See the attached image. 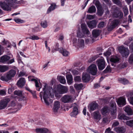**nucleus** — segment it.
<instances>
[{
  "label": "nucleus",
  "instance_id": "obj_60",
  "mask_svg": "<svg viewBox=\"0 0 133 133\" xmlns=\"http://www.w3.org/2000/svg\"><path fill=\"white\" fill-rule=\"evenodd\" d=\"M0 79L3 81H8L9 80H8L6 76L5 77L3 76H2L0 78Z\"/></svg>",
  "mask_w": 133,
  "mask_h": 133
},
{
  "label": "nucleus",
  "instance_id": "obj_41",
  "mask_svg": "<svg viewBox=\"0 0 133 133\" xmlns=\"http://www.w3.org/2000/svg\"><path fill=\"white\" fill-rule=\"evenodd\" d=\"M14 94L15 95H16L20 97H22V92L19 90L15 91Z\"/></svg>",
  "mask_w": 133,
  "mask_h": 133
},
{
  "label": "nucleus",
  "instance_id": "obj_58",
  "mask_svg": "<svg viewBox=\"0 0 133 133\" xmlns=\"http://www.w3.org/2000/svg\"><path fill=\"white\" fill-rule=\"evenodd\" d=\"M71 72L73 75H77L79 74V72L75 70H73L71 71Z\"/></svg>",
  "mask_w": 133,
  "mask_h": 133
},
{
  "label": "nucleus",
  "instance_id": "obj_22",
  "mask_svg": "<svg viewBox=\"0 0 133 133\" xmlns=\"http://www.w3.org/2000/svg\"><path fill=\"white\" fill-rule=\"evenodd\" d=\"M60 103L58 101L55 102L53 108V111L55 112H57L60 108Z\"/></svg>",
  "mask_w": 133,
  "mask_h": 133
},
{
  "label": "nucleus",
  "instance_id": "obj_40",
  "mask_svg": "<svg viewBox=\"0 0 133 133\" xmlns=\"http://www.w3.org/2000/svg\"><path fill=\"white\" fill-rule=\"evenodd\" d=\"M31 81H35V83L36 87L38 88H38L37 89V90L38 91H39L40 89L41 88H39V85L38 83V82L37 80L33 78L31 79Z\"/></svg>",
  "mask_w": 133,
  "mask_h": 133
},
{
  "label": "nucleus",
  "instance_id": "obj_32",
  "mask_svg": "<svg viewBox=\"0 0 133 133\" xmlns=\"http://www.w3.org/2000/svg\"><path fill=\"white\" fill-rule=\"evenodd\" d=\"M96 11V8L94 6H92L90 7L88 9L87 12L89 13H95Z\"/></svg>",
  "mask_w": 133,
  "mask_h": 133
},
{
  "label": "nucleus",
  "instance_id": "obj_19",
  "mask_svg": "<svg viewBox=\"0 0 133 133\" xmlns=\"http://www.w3.org/2000/svg\"><path fill=\"white\" fill-rule=\"evenodd\" d=\"M25 79L23 78H21L18 81L17 84L18 87L22 88L25 85Z\"/></svg>",
  "mask_w": 133,
  "mask_h": 133
},
{
  "label": "nucleus",
  "instance_id": "obj_23",
  "mask_svg": "<svg viewBox=\"0 0 133 133\" xmlns=\"http://www.w3.org/2000/svg\"><path fill=\"white\" fill-rule=\"evenodd\" d=\"M10 57L7 55H4L2 56L1 58L0 62L4 63H6L10 59Z\"/></svg>",
  "mask_w": 133,
  "mask_h": 133
},
{
  "label": "nucleus",
  "instance_id": "obj_15",
  "mask_svg": "<svg viewBox=\"0 0 133 133\" xmlns=\"http://www.w3.org/2000/svg\"><path fill=\"white\" fill-rule=\"evenodd\" d=\"M72 97L70 96L65 95L62 98V102L64 103H68L71 101Z\"/></svg>",
  "mask_w": 133,
  "mask_h": 133
},
{
  "label": "nucleus",
  "instance_id": "obj_61",
  "mask_svg": "<svg viewBox=\"0 0 133 133\" xmlns=\"http://www.w3.org/2000/svg\"><path fill=\"white\" fill-rule=\"evenodd\" d=\"M128 99L130 103L133 105V97H130Z\"/></svg>",
  "mask_w": 133,
  "mask_h": 133
},
{
  "label": "nucleus",
  "instance_id": "obj_34",
  "mask_svg": "<svg viewBox=\"0 0 133 133\" xmlns=\"http://www.w3.org/2000/svg\"><path fill=\"white\" fill-rule=\"evenodd\" d=\"M58 80L62 84H64L66 83V80L65 78L62 76H59L57 77Z\"/></svg>",
  "mask_w": 133,
  "mask_h": 133
},
{
  "label": "nucleus",
  "instance_id": "obj_47",
  "mask_svg": "<svg viewBox=\"0 0 133 133\" xmlns=\"http://www.w3.org/2000/svg\"><path fill=\"white\" fill-rule=\"evenodd\" d=\"M129 63L131 64H133V54H131L130 56L129 59Z\"/></svg>",
  "mask_w": 133,
  "mask_h": 133
},
{
  "label": "nucleus",
  "instance_id": "obj_49",
  "mask_svg": "<svg viewBox=\"0 0 133 133\" xmlns=\"http://www.w3.org/2000/svg\"><path fill=\"white\" fill-rule=\"evenodd\" d=\"M10 4H11V7L14 5V3H18L17 0H7Z\"/></svg>",
  "mask_w": 133,
  "mask_h": 133
},
{
  "label": "nucleus",
  "instance_id": "obj_7",
  "mask_svg": "<svg viewBox=\"0 0 133 133\" xmlns=\"http://www.w3.org/2000/svg\"><path fill=\"white\" fill-rule=\"evenodd\" d=\"M112 16L116 18L121 19L123 16V14L122 12L118 10L117 8H116L114 11L112 13Z\"/></svg>",
  "mask_w": 133,
  "mask_h": 133
},
{
  "label": "nucleus",
  "instance_id": "obj_56",
  "mask_svg": "<svg viewBox=\"0 0 133 133\" xmlns=\"http://www.w3.org/2000/svg\"><path fill=\"white\" fill-rule=\"evenodd\" d=\"M123 11L124 12L125 15H127L128 14V10L127 8V7H124L123 8Z\"/></svg>",
  "mask_w": 133,
  "mask_h": 133
},
{
  "label": "nucleus",
  "instance_id": "obj_3",
  "mask_svg": "<svg viewBox=\"0 0 133 133\" xmlns=\"http://www.w3.org/2000/svg\"><path fill=\"white\" fill-rule=\"evenodd\" d=\"M110 107L112 110L111 109L110 111L111 117L110 118L111 119H115L116 117L117 109L116 107V103L112 101L110 103Z\"/></svg>",
  "mask_w": 133,
  "mask_h": 133
},
{
  "label": "nucleus",
  "instance_id": "obj_52",
  "mask_svg": "<svg viewBox=\"0 0 133 133\" xmlns=\"http://www.w3.org/2000/svg\"><path fill=\"white\" fill-rule=\"evenodd\" d=\"M74 79L76 82H79L81 80V77L79 76H76L74 77Z\"/></svg>",
  "mask_w": 133,
  "mask_h": 133
},
{
  "label": "nucleus",
  "instance_id": "obj_50",
  "mask_svg": "<svg viewBox=\"0 0 133 133\" xmlns=\"http://www.w3.org/2000/svg\"><path fill=\"white\" fill-rule=\"evenodd\" d=\"M111 70L110 66L108 65L105 70L103 72L105 73H106L108 72H111Z\"/></svg>",
  "mask_w": 133,
  "mask_h": 133
},
{
  "label": "nucleus",
  "instance_id": "obj_26",
  "mask_svg": "<svg viewBox=\"0 0 133 133\" xmlns=\"http://www.w3.org/2000/svg\"><path fill=\"white\" fill-rule=\"evenodd\" d=\"M48 129L45 128H37L35 129L36 132L37 133H46Z\"/></svg>",
  "mask_w": 133,
  "mask_h": 133
},
{
  "label": "nucleus",
  "instance_id": "obj_21",
  "mask_svg": "<svg viewBox=\"0 0 133 133\" xmlns=\"http://www.w3.org/2000/svg\"><path fill=\"white\" fill-rule=\"evenodd\" d=\"M82 79L84 82H87L89 81L90 79V76L88 74L83 73L82 75Z\"/></svg>",
  "mask_w": 133,
  "mask_h": 133
},
{
  "label": "nucleus",
  "instance_id": "obj_64",
  "mask_svg": "<svg viewBox=\"0 0 133 133\" xmlns=\"http://www.w3.org/2000/svg\"><path fill=\"white\" fill-rule=\"evenodd\" d=\"M113 2L115 4L117 5H119L120 4V2L119 0H112Z\"/></svg>",
  "mask_w": 133,
  "mask_h": 133
},
{
  "label": "nucleus",
  "instance_id": "obj_63",
  "mask_svg": "<svg viewBox=\"0 0 133 133\" xmlns=\"http://www.w3.org/2000/svg\"><path fill=\"white\" fill-rule=\"evenodd\" d=\"M108 121V118L106 117H105L103 118L102 122L103 123H107Z\"/></svg>",
  "mask_w": 133,
  "mask_h": 133
},
{
  "label": "nucleus",
  "instance_id": "obj_17",
  "mask_svg": "<svg viewBox=\"0 0 133 133\" xmlns=\"http://www.w3.org/2000/svg\"><path fill=\"white\" fill-rule=\"evenodd\" d=\"M82 30L84 34L89 35L90 34V32L87 28L86 25L85 23H82L81 25Z\"/></svg>",
  "mask_w": 133,
  "mask_h": 133
},
{
  "label": "nucleus",
  "instance_id": "obj_35",
  "mask_svg": "<svg viewBox=\"0 0 133 133\" xmlns=\"http://www.w3.org/2000/svg\"><path fill=\"white\" fill-rule=\"evenodd\" d=\"M119 21L118 19H115L113 20L111 23V24L115 28L119 24Z\"/></svg>",
  "mask_w": 133,
  "mask_h": 133
},
{
  "label": "nucleus",
  "instance_id": "obj_29",
  "mask_svg": "<svg viewBox=\"0 0 133 133\" xmlns=\"http://www.w3.org/2000/svg\"><path fill=\"white\" fill-rule=\"evenodd\" d=\"M118 81L120 83L124 85L127 84L129 83L128 81L124 78H119Z\"/></svg>",
  "mask_w": 133,
  "mask_h": 133
},
{
  "label": "nucleus",
  "instance_id": "obj_9",
  "mask_svg": "<svg viewBox=\"0 0 133 133\" xmlns=\"http://www.w3.org/2000/svg\"><path fill=\"white\" fill-rule=\"evenodd\" d=\"M118 50L123 56H128L129 54V51L127 48L121 46L119 47Z\"/></svg>",
  "mask_w": 133,
  "mask_h": 133
},
{
  "label": "nucleus",
  "instance_id": "obj_48",
  "mask_svg": "<svg viewBox=\"0 0 133 133\" xmlns=\"http://www.w3.org/2000/svg\"><path fill=\"white\" fill-rule=\"evenodd\" d=\"M105 22H101L99 23L98 25V27L101 28L104 26Z\"/></svg>",
  "mask_w": 133,
  "mask_h": 133
},
{
  "label": "nucleus",
  "instance_id": "obj_20",
  "mask_svg": "<svg viewBox=\"0 0 133 133\" xmlns=\"http://www.w3.org/2000/svg\"><path fill=\"white\" fill-rule=\"evenodd\" d=\"M124 110L125 112L127 114L130 115H132L133 114V111L130 106L128 105L124 108Z\"/></svg>",
  "mask_w": 133,
  "mask_h": 133
},
{
  "label": "nucleus",
  "instance_id": "obj_42",
  "mask_svg": "<svg viewBox=\"0 0 133 133\" xmlns=\"http://www.w3.org/2000/svg\"><path fill=\"white\" fill-rule=\"evenodd\" d=\"M99 55H97L90 58L88 60V62L90 63H91L93 61L95 60L97 58L99 57Z\"/></svg>",
  "mask_w": 133,
  "mask_h": 133
},
{
  "label": "nucleus",
  "instance_id": "obj_37",
  "mask_svg": "<svg viewBox=\"0 0 133 133\" xmlns=\"http://www.w3.org/2000/svg\"><path fill=\"white\" fill-rule=\"evenodd\" d=\"M74 87L77 90H79L82 88L83 87V85L81 83L79 84H75L74 85Z\"/></svg>",
  "mask_w": 133,
  "mask_h": 133
},
{
  "label": "nucleus",
  "instance_id": "obj_36",
  "mask_svg": "<svg viewBox=\"0 0 133 133\" xmlns=\"http://www.w3.org/2000/svg\"><path fill=\"white\" fill-rule=\"evenodd\" d=\"M55 4L54 3L52 4L48 9L47 11V13H50L51 11L55 9Z\"/></svg>",
  "mask_w": 133,
  "mask_h": 133
},
{
  "label": "nucleus",
  "instance_id": "obj_30",
  "mask_svg": "<svg viewBox=\"0 0 133 133\" xmlns=\"http://www.w3.org/2000/svg\"><path fill=\"white\" fill-rule=\"evenodd\" d=\"M118 118L119 119L121 120H127L128 119V117L125 115L124 114H120L118 115Z\"/></svg>",
  "mask_w": 133,
  "mask_h": 133
},
{
  "label": "nucleus",
  "instance_id": "obj_16",
  "mask_svg": "<svg viewBox=\"0 0 133 133\" xmlns=\"http://www.w3.org/2000/svg\"><path fill=\"white\" fill-rule=\"evenodd\" d=\"M119 61V59L118 57L115 56L112 57L110 59V61L112 62L111 65L113 66H115V63H118Z\"/></svg>",
  "mask_w": 133,
  "mask_h": 133
},
{
  "label": "nucleus",
  "instance_id": "obj_54",
  "mask_svg": "<svg viewBox=\"0 0 133 133\" xmlns=\"http://www.w3.org/2000/svg\"><path fill=\"white\" fill-rule=\"evenodd\" d=\"M14 21L17 23H22L23 22V21L19 18H16L14 19Z\"/></svg>",
  "mask_w": 133,
  "mask_h": 133
},
{
  "label": "nucleus",
  "instance_id": "obj_44",
  "mask_svg": "<svg viewBox=\"0 0 133 133\" xmlns=\"http://www.w3.org/2000/svg\"><path fill=\"white\" fill-rule=\"evenodd\" d=\"M28 38L33 40H38L39 39V38L37 36L34 35L31 36Z\"/></svg>",
  "mask_w": 133,
  "mask_h": 133
},
{
  "label": "nucleus",
  "instance_id": "obj_43",
  "mask_svg": "<svg viewBox=\"0 0 133 133\" xmlns=\"http://www.w3.org/2000/svg\"><path fill=\"white\" fill-rule=\"evenodd\" d=\"M126 124L128 126L133 127V119L127 121L126 122Z\"/></svg>",
  "mask_w": 133,
  "mask_h": 133
},
{
  "label": "nucleus",
  "instance_id": "obj_5",
  "mask_svg": "<svg viewBox=\"0 0 133 133\" xmlns=\"http://www.w3.org/2000/svg\"><path fill=\"white\" fill-rule=\"evenodd\" d=\"M11 4H10L8 1L7 3L5 2H0V6L1 8L4 10L7 11L11 10Z\"/></svg>",
  "mask_w": 133,
  "mask_h": 133
},
{
  "label": "nucleus",
  "instance_id": "obj_8",
  "mask_svg": "<svg viewBox=\"0 0 133 133\" xmlns=\"http://www.w3.org/2000/svg\"><path fill=\"white\" fill-rule=\"evenodd\" d=\"M87 71L93 75H96L97 72L96 65L94 64L91 65L89 67Z\"/></svg>",
  "mask_w": 133,
  "mask_h": 133
},
{
  "label": "nucleus",
  "instance_id": "obj_4",
  "mask_svg": "<svg viewBox=\"0 0 133 133\" xmlns=\"http://www.w3.org/2000/svg\"><path fill=\"white\" fill-rule=\"evenodd\" d=\"M68 91L67 88L60 84L58 85L55 90V92L60 94H63L66 93Z\"/></svg>",
  "mask_w": 133,
  "mask_h": 133
},
{
  "label": "nucleus",
  "instance_id": "obj_51",
  "mask_svg": "<svg viewBox=\"0 0 133 133\" xmlns=\"http://www.w3.org/2000/svg\"><path fill=\"white\" fill-rule=\"evenodd\" d=\"M77 37L79 38H82L84 36V34L81 33L79 30L77 32Z\"/></svg>",
  "mask_w": 133,
  "mask_h": 133
},
{
  "label": "nucleus",
  "instance_id": "obj_46",
  "mask_svg": "<svg viewBox=\"0 0 133 133\" xmlns=\"http://www.w3.org/2000/svg\"><path fill=\"white\" fill-rule=\"evenodd\" d=\"M103 13L102 9L101 8H98L97 15L99 16H101Z\"/></svg>",
  "mask_w": 133,
  "mask_h": 133
},
{
  "label": "nucleus",
  "instance_id": "obj_14",
  "mask_svg": "<svg viewBox=\"0 0 133 133\" xmlns=\"http://www.w3.org/2000/svg\"><path fill=\"white\" fill-rule=\"evenodd\" d=\"M111 109L112 110L111 107H104L101 110V112L102 114L104 115H106L107 114H109L110 112Z\"/></svg>",
  "mask_w": 133,
  "mask_h": 133
},
{
  "label": "nucleus",
  "instance_id": "obj_2",
  "mask_svg": "<svg viewBox=\"0 0 133 133\" xmlns=\"http://www.w3.org/2000/svg\"><path fill=\"white\" fill-rule=\"evenodd\" d=\"M71 107L72 108V111L70 114V115L72 117H76V116L79 113L78 105L76 103L71 104Z\"/></svg>",
  "mask_w": 133,
  "mask_h": 133
},
{
  "label": "nucleus",
  "instance_id": "obj_24",
  "mask_svg": "<svg viewBox=\"0 0 133 133\" xmlns=\"http://www.w3.org/2000/svg\"><path fill=\"white\" fill-rule=\"evenodd\" d=\"M94 118L95 119L100 120L101 119V115L98 111H95L93 113Z\"/></svg>",
  "mask_w": 133,
  "mask_h": 133
},
{
  "label": "nucleus",
  "instance_id": "obj_55",
  "mask_svg": "<svg viewBox=\"0 0 133 133\" xmlns=\"http://www.w3.org/2000/svg\"><path fill=\"white\" fill-rule=\"evenodd\" d=\"M119 124V123L117 121H115L113 122L112 125V127L113 128L114 127H115L116 126H118Z\"/></svg>",
  "mask_w": 133,
  "mask_h": 133
},
{
  "label": "nucleus",
  "instance_id": "obj_18",
  "mask_svg": "<svg viewBox=\"0 0 133 133\" xmlns=\"http://www.w3.org/2000/svg\"><path fill=\"white\" fill-rule=\"evenodd\" d=\"M87 23L89 28L91 29H93L96 27L97 24V22L96 20H94L88 22Z\"/></svg>",
  "mask_w": 133,
  "mask_h": 133
},
{
  "label": "nucleus",
  "instance_id": "obj_1",
  "mask_svg": "<svg viewBox=\"0 0 133 133\" xmlns=\"http://www.w3.org/2000/svg\"><path fill=\"white\" fill-rule=\"evenodd\" d=\"M47 84H45L44 86V88H43V92H41L40 93V96L42 100L43 97L44 102L46 105L49 106L50 104L49 102H52V101L50 98L51 97L53 98L54 97L53 94L52 93L53 92V90L51 87H49L48 89H46V87Z\"/></svg>",
  "mask_w": 133,
  "mask_h": 133
},
{
  "label": "nucleus",
  "instance_id": "obj_53",
  "mask_svg": "<svg viewBox=\"0 0 133 133\" xmlns=\"http://www.w3.org/2000/svg\"><path fill=\"white\" fill-rule=\"evenodd\" d=\"M95 16V15H87V18L89 19H94Z\"/></svg>",
  "mask_w": 133,
  "mask_h": 133
},
{
  "label": "nucleus",
  "instance_id": "obj_39",
  "mask_svg": "<svg viewBox=\"0 0 133 133\" xmlns=\"http://www.w3.org/2000/svg\"><path fill=\"white\" fill-rule=\"evenodd\" d=\"M41 24L42 26L44 28H45L48 26L47 21L46 20L42 21Z\"/></svg>",
  "mask_w": 133,
  "mask_h": 133
},
{
  "label": "nucleus",
  "instance_id": "obj_12",
  "mask_svg": "<svg viewBox=\"0 0 133 133\" xmlns=\"http://www.w3.org/2000/svg\"><path fill=\"white\" fill-rule=\"evenodd\" d=\"M16 74V71L14 70H11L9 71L6 75V77L8 80L11 79L12 77H13Z\"/></svg>",
  "mask_w": 133,
  "mask_h": 133
},
{
  "label": "nucleus",
  "instance_id": "obj_31",
  "mask_svg": "<svg viewBox=\"0 0 133 133\" xmlns=\"http://www.w3.org/2000/svg\"><path fill=\"white\" fill-rule=\"evenodd\" d=\"M9 69L8 66L6 65H0V72H4Z\"/></svg>",
  "mask_w": 133,
  "mask_h": 133
},
{
  "label": "nucleus",
  "instance_id": "obj_33",
  "mask_svg": "<svg viewBox=\"0 0 133 133\" xmlns=\"http://www.w3.org/2000/svg\"><path fill=\"white\" fill-rule=\"evenodd\" d=\"M100 32V31L96 29L93 30L92 32L93 37H97L99 35Z\"/></svg>",
  "mask_w": 133,
  "mask_h": 133
},
{
  "label": "nucleus",
  "instance_id": "obj_57",
  "mask_svg": "<svg viewBox=\"0 0 133 133\" xmlns=\"http://www.w3.org/2000/svg\"><path fill=\"white\" fill-rule=\"evenodd\" d=\"M111 53L110 51H108L105 52L104 54V55L105 56H106L107 57L110 56L111 55Z\"/></svg>",
  "mask_w": 133,
  "mask_h": 133
},
{
  "label": "nucleus",
  "instance_id": "obj_11",
  "mask_svg": "<svg viewBox=\"0 0 133 133\" xmlns=\"http://www.w3.org/2000/svg\"><path fill=\"white\" fill-rule=\"evenodd\" d=\"M10 101V99L8 98L0 102V110L4 109L6 107L8 103Z\"/></svg>",
  "mask_w": 133,
  "mask_h": 133
},
{
  "label": "nucleus",
  "instance_id": "obj_38",
  "mask_svg": "<svg viewBox=\"0 0 133 133\" xmlns=\"http://www.w3.org/2000/svg\"><path fill=\"white\" fill-rule=\"evenodd\" d=\"M78 46L80 47H82L84 46V40L81 39H78Z\"/></svg>",
  "mask_w": 133,
  "mask_h": 133
},
{
  "label": "nucleus",
  "instance_id": "obj_10",
  "mask_svg": "<svg viewBox=\"0 0 133 133\" xmlns=\"http://www.w3.org/2000/svg\"><path fill=\"white\" fill-rule=\"evenodd\" d=\"M98 107V104L95 102H93L89 105L88 108L90 112H91L96 109Z\"/></svg>",
  "mask_w": 133,
  "mask_h": 133
},
{
  "label": "nucleus",
  "instance_id": "obj_6",
  "mask_svg": "<svg viewBox=\"0 0 133 133\" xmlns=\"http://www.w3.org/2000/svg\"><path fill=\"white\" fill-rule=\"evenodd\" d=\"M96 63L99 70H102L105 68V61L103 58L98 59L96 61Z\"/></svg>",
  "mask_w": 133,
  "mask_h": 133
},
{
  "label": "nucleus",
  "instance_id": "obj_45",
  "mask_svg": "<svg viewBox=\"0 0 133 133\" xmlns=\"http://www.w3.org/2000/svg\"><path fill=\"white\" fill-rule=\"evenodd\" d=\"M93 3L96 5L97 8L100 6V3L98 0H94Z\"/></svg>",
  "mask_w": 133,
  "mask_h": 133
},
{
  "label": "nucleus",
  "instance_id": "obj_27",
  "mask_svg": "<svg viewBox=\"0 0 133 133\" xmlns=\"http://www.w3.org/2000/svg\"><path fill=\"white\" fill-rule=\"evenodd\" d=\"M58 51L64 56H67L69 54L68 51L65 49H63V48L58 49Z\"/></svg>",
  "mask_w": 133,
  "mask_h": 133
},
{
  "label": "nucleus",
  "instance_id": "obj_25",
  "mask_svg": "<svg viewBox=\"0 0 133 133\" xmlns=\"http://www.w3.org/2000/svg\"><path fill=\"white\" fill-rule=\"evenodd\" d=\"M115 131L118 133H124L126 131L125 129L123 127H117L114 129Z\"/></svg>",
  "mask_w": 133,
  "mask_h": 133
},
{
  "label": "nucleus",
  "instance_id": "obj_62",
  "mask_svg": "<svg viewBox=\"0 0 133 133\" xmlns=\"http://www.w3.org/2000/svg\"><path fill=\"white\" fill-rule=\"evenodd\" d=\"M6 94L5 91L3 90H0V95H5Z\"/></svg>",
  "mask_w": 133,
  "mask_h": 133
},
{
  "label": "nucleus",
  "instance_id": "obj_59",
  "mask_svg": "<svg viewBox=\"0 0 133 133\" xmlns=\"http://www.w3.org/2000/svg\"><path fill=\"white\" fill-rule=\"evenodd\" d=\"M115 28L111 24L109 26L108 28V31H111L113 30Z\"/></svg>",
  "mask_w": 133,
  "mask_h": 133
},
{
  "label": "nucleus",
  "instance_id": "obj_13",
  "mask_svg": "<svg viewBox=\"0 0 133 133\" xmlns=\"http://www.w3.org/2000/svg\"><path fill=\"white\" fill-rule=\"evenodd\" d=\"M117 102L118 105L120 107L123 106L126 104L125 98L122 97H120Z\"/></svg>",
  "mask_w": 133,
  "mask_h": 133
},
{
  "label": "nucleus",
  "instance_id": "obj_28",
  "mask_svg": "<svg viewBox=\"0 0 133 133\" xmlns=\"http://www.w3.org/2000/svg\"><path fill=\"white\" fill-rule=\"evenodd\" d=\"M66 77L68 84H70L73 79L72 75L71 74H67L66 75Z\"/></svg>",
  "mask_w": 133,
  "mask_h": 133
}]
</instances>
